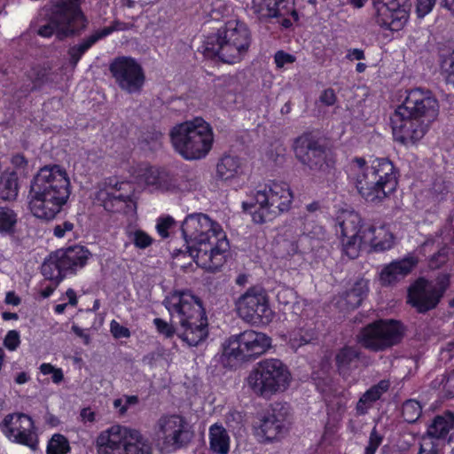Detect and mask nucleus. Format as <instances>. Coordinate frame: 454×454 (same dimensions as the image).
<instances>
[{
	"mask_svg": "<svg viewBox=\"0 0 454 454\" xmlns=\"http://www.w3.org/2000/svg\"><path fill=\"white\" fill-rule=\"evenodd\" d=\"M366 294L363 287L356 285L352 289L346 292L337 301L340 310L349 311L357 309L364 301Z\"/></svg>",
	"mask_w": 454,
	"mask_h": 454,
	"instance_id": "obj_34",
	"label": "nucleus"
},
{
	"mask_svg": "<svg viewBox=\"0 0 454 454\" xmlns=\"http://www.w3.org/2000/svg\"><path fill=\"white\" fill-rule=\"evenodd\" d=\"M340 218L342 252L349 259H356L359 255L362 245L364 244V241L361 240L364 232L362 218L355 212L345 213Z\"/></svg>",
	"mask_w": 454,
	"mask_h": 454,
	"instance_id": "obj_16",
	"label": "nucleus"
},
{
	"mask_svg": "<svg viewBox=\"0 0 454 454\" xmlns=\"http://www.w3.org/2000/svg\"><path fill=\"white\" fill-rule=\"evenodd\" d=\"M120 188H102L96 193V200L104 207V208L112 213L123 212L129 214L136 210V203L129 195H122L119 192Z\"/></svg>",
	"mask_w": 454,
	"mask_h": 454,
	"instance_id": "obj_25",
	"label": "nucleus"
},
{
	"mask_svg": "<svg viewBox=\"0 0 454 454\" xmlns=\"http://www.w3.org/2000/svg\"><path fill=\"white\" fill-rule=\"evenodd\" d=\"M449 286L447 274L440 275L435 283L419 278L409 287L407 301L419 312H427L436 308Z\"/></svg>",
	"mask_w": 454,
	"mask_h": 454,
	"instance_id": "obj_12",
	"label": "nucleus"
},
{
	"mask_svg": "<svg viewBox=\"0 0 454 454\" xmlns=\"http://www.w3.org/2000/svg\"><path fill=\"white\" fill-rule=\"evenodd\" d=\"M448 260V249L442 247L436 254L432 256L431 264L434 267H440Z\"/></svg>",
	"mask_w": 454,
	"mask_h": 454,
	"instance_id": "obj_55",
	"label": "nucleus"
},
{
	"mask_svg": "<svg viewBox=\"0 0 454 454\" xmlns=\"http://www.w3.org/2000/svg\"><path fill=\"white\" fill-rule=\"evenodd\" d=\"M136 179L154 190L169 191L175 187V180L170 173L156 167H140L137 171Z\"/></svg>",
	"mask_w": 454,
	"mask_h": 454,
	"instance_id": "obj_26",
	"label": "nucleus"
},
{
	"mask_svg": "<svg viewBox=\"0 0 454 454\" xmlns=\"http://www.w3.org/2000/svg\"><path fill=\"white\" fill-rule=\"evenodd\" d=\"M347 58L349 59L361 60L364 59V52L363 50L360 49L349 50Z\"/></svg>",
	"mask_w": 454,
	"mask_h": 454,
	"instance_id": "obj_64",
	"label": "nucleus"
},
{
	"mask_svg": "<svg viewBox=\"0 0 454 454\" xmlns=\"http://www.w3.org/2000/svg\"><path fill=\"white\" fill-rule=\"evenodd\" d=\"M242 319L254 326H266L273 319V314H243Z\"/></svg>",
	"mask_w": 454,
	"mask_h": 454,
	"instance_id": "obj_44",
	"label": "nucleus"
},
{
	"mask_svg": "<svg viewBox=\"0 0 454 454\" xmlns=\"http://www.w3.org/2000/svg\"><path fill=\"white\" fill-rule=\"evenodd\" d=\"M66 295H67V297L68 299V301L58 304L56 306V308H55V312H63L67 304H70V305H76L77 304L78 298L76 296L75 292L73 289L69 288L66 292Z\"/></svg>",
	"mask_w": 454,
	"mask_h": 454,
	"instance_id": "obj_56",
	"label": "nucleus"
},
{
	"mask_svg": "<svg viewBox=\"0 0 454 454\" xmlns=\"http://www.w3.org/2000/svg\"><path fill=\"white\" fill-rule=\"evenodd\" d=\"M183 332L179 337L191 347H196L208 336V319L205 314H193L180 319Z\"/></svg>",
	"mask_w": 454,
	"mask_h": 454,
	"instance_id": "obj_24",
	"label": "nucleus"
},
{
	"mask_svg": "<svg viewBox=\"0 0 454 454\" xmlns=\"http://www.w3.org/2000/svg\"><path fill=\"white\" fill-rule=\"evenodd\" d=\"M291 380V373L281 360L266 358L258 362L251 370L247 383L255 395L269 399L286 391Z\"/></svg>",
	"mask_w": 454,
	"mask_h": 454,
	"instance_id": "obj_10",
	"label": "nucleus"
},
{
	"mask_svg": "<svg viewBox=\"0 0 454 454\" xmlns=\"http://www.w3.org/2000/svg\"><path fill=\"white\" fill-rule=\"evenodd\" d=\"M283 257H291L299 253V246L296 240L284 239L280 244Z\"/></svg>",
	"mask_w": 454,
	"mask_h": 454,
	"instance_id": "obj_48",
	"label": "nucleus"
},
{
	"mask_svg": "<svg viewBox=\"0 0 454 454\" xmlns=\"http://www.w3.org/2000/svg\"><path fill=\"white\" fill-rule=\"evenodd\" d=\"M417 264V260L412 257H405L393 261L386 265L380 271V281L382 286H391L407 276Z\"/></svg>",
	"mask_w": 454,
	"mask_h": 454,
	"instance_id": "obj_28",
	"label": "nucleus"
},
{
	"mask_svg": "<svg viewBox=\"0 0 454 454\" xmlns=\"http://www.w3.org/2000/svg\"><path fill=\"white\" fill-rule=\"evenodd\" d=\"M384 436L374 427L369 436L368 444L365 447L364 454H375L378 448L381 445Z\"/></svg>",
	"mask_w": 454,
	"mask_h": 454,
	"instance_id": "obj_45",
	"label": "nucleus"
},
{
	"mask_svg": "<svg viewBox=\"0 0 454 454\" xmlns=\"http://www.w3.org/2000/svg\"><path fill=\"white\" fill-rule=\"evenodd\" d=\"M18 176L16 173H5L0 179V198L4 200H13L18 195Z\"/></svg>",
	"mask_w": 454,
	"mask_h": 454,
	"instance_id": "obj_37",
	"label": "nucleus"
},
{
	"mask_svg": "<svg viewBox=\"0 0 454 454\" xmlns=\"http://www.w3.org/2000/svg\"><path fill=\"white\" fill-rule=\"evenodd\" d=\"M376 23L382 28L399 31L406 24L409 18L408 6L401 0H392L385 3L382 0H373Z\"/></svg>",
	"mask_w": 454,
	"mask_h": 454,
	"instance_id": "obj_18",
	"label": "nucleus"
},
{
	"mask_svg": "<svg viewBox=\"0 0 454 454\" xmlns=\"http://www.w3.org/2000/svg\"><path fill=\"white\" fill-rule=\"evenodd\" d=\"M238 312H266L269 299L261 286H252L236 302Z\"/></svg>",
	"mask_w": 454,
	"mask_h": 454,
	"instance_id": "obj_27",
	"label": "nucleus"
},
{
	"mask_svg": "<svg viewBox=\"0 0 454 454\" xmlns=\"http://www.w3.org/2000/svg\"><path fill=\"white\" fill-rule=\"evenodd\" d=\"M296 58L284 51H278L275 53L274 60L278 67L281 68L286 64H292L295 61Z\"/></svg>",
	"mask_w": 454,
	"mask_h": 454,
	"instance_id": "obj_51",
	"label": "nucleus"
},
{
	"mask_svg": "<svg viewBox=\"0 0 454 454\" xmlns=\"http://www.w3.org/2000/svg\"><path fill=\"white\" fill-rule=\"evenodd\" d=\"M453 416L446 413L445 416H437L427 428L430 438L440 439L445 437L453 427Z\"/></svg>",
	"mask_w": 454,
	"mask_h": 454,
	"instance_id": "obj_36",
	"label": "nucleus"
},
{
	"mask_svg": "<svg viewBox=\"0 0 454 454\" xmlns=\"http://www.w3.org/2000/svg\"><path fill=\"white\" fill-rule=\"evenodd\" d=\"M349 179L358 193L366 201L374 204L381 203L397 186L395 167L386 158L374 159L370 165L364 158H354Z\"/></svg>",
	"mask_w": 454,
	"mask_h": 454,
	"instance_id": "obj_4",
	"label": "nucleus"
},
{
	"mask_svg": "<svg viewBox=\"0 0 454 454\" xmlns=\"http://www.w3.org/2000/svg\"><path fill=\"white\" fill-rule=\"evenodd\" d=\"M389 386V381L383 380L371 387L359 398L356 406V414L359 416L365 415L373 403L388 390Z\"/></svg>",
	"mask_w": 454,
	"mask_h": 454,
	"instance_id": "obj_31",
	"label": "nucleus"
},
{
	"mask_svg": "<svg viewBox=\"0 0 454 454\" xmlns=\"http://www.w3.org/2000/svg\"><path fill=\"white\" fill-rule=\"evenodd\" d=\"M154 325H155L158 332L167 338L172 337L175 333V329L172 326V325L168 324V322H166L160 318H155Z\"/></svg>",
	"mask_w": 454,
	"mask_h": 454,
	"instance_id": "obj_50",
	"label": "nucleus"
},
{
	"mask_svg": "<svg viewBox=\"0 0 454 454\" xmlns=\"http://www.w3.org/2000/svg\"><path fill=\"white\" fill-rule=\"evenodd\" d=\"M156 434L165 446L176 450L186 446L194 436L190 424L179 415L160 417L156 424Z\"/></svg>",
	"mask_w": 454,
	"mask_h": 454,
	"instance_id": "obj_13",
	"label": "nucleus"
},
{
	"mask_svg": "<svg viewBox=\"0 0 454 454\" xmlns=\"http://www.w3.org/2000/svg\"><path fill=\"white\" fill-rule=\"evenodd\" d=\"M289 407L275 403L261 420L260 429L266 441L271 442L284 436L288 430Z\"/></svg>",
	"mask_w": 454,
	"mask_h": 454,
	"instance_id": "obj_22",
	"label": "nucleus"
},
{
	"mask_svg": "<svg viewBox=\"0 0 454 454\" xmlns=\"http://www.w3.org/2000/svg\"><path fill=\"white\" fill-rule=\"evenodd\" d=\"M81 1L52 0L41 11L40 15L46 23L39 27L37 34L43 37L56 35L60 41L80 35L89 24L80 7Z\"/></svg>",
	"mask_w": 454,
	"mask_h": 454,
	"instance_id": "obj_5",
	"label": "nucleus"
},
{
	"mask_svg": "<svg viewBox=\"0 0 454 454\" xmlns=\"http://www.w3.org/2000/svg\"><path fill=\"white\" fill-rule=\"evenodd\" d=\"M49 74V69L45 67L36 66L31 68L27 74V77L33 85L29 90H26V91L31 92L39 90L48 82Z\"/></svg>",
	"mask_w": 454,
	"mask_h": 454,
	"instance_id": "obj_40",
	"label": "nucleus"
},
{
	"mask_svg": "<svg viewBox=\"0 0 454 454\" xmlns=\"http://www.w3.org/2000/svg\"><path fill=\"white\" fill-rule=\"evenodd\" d=\"M122 454H152V445L138 430L130 428Z\"/></svg>",
	"mask_w": 454,
	"mask_h": 454,
	"instance_id": "obj_32",
	"label": "nucleus"
},
{
	"mask_svg": "<svg viewBox=\"0 0 454 454\" xmlns=\"http://www.w3.org/2000/svg\"><path fill=\"white\" fill-rule=\"evenodd\" d=\"M181 229L189 253L200 267L215 271L223 265L230 246L218 223L207 215L192 214Z\"/></svg>",
	"mask_w": 454,
	"mask_h": 454,
	"instance_id": "obj_1",
	"label": "nucleus"
},
{
	"mask_svg": "<svg viewBox=\"0 0 454 454\" xmlns=\"http://www.w3.org/2000/svg\"><path fill=\"white\" fill-rule=\"evenodd\" d=\"M364 245H370L373 251L383 252L394 245V236L385 227L375 228L371 224H364L362 239Z\"/></svg>",
	"mask_w": 454,
	"mask_h": 454,
	"instance_id": "obj_29",
	"label": "nucleus"
},
{
	"mask_svg": "<svg viewBox=\"0 0 454 454\" xmlns=\"http://www.w3.org/2000/svg\"><path fill=\"white\" fill-rule=\"evenodd\" d=\"M319 100L322 104L330 106L335 104L337 97L334 90L331 88H328L321 93Z\"/></svg>",
	"mask_w": 454,
	"mask_h": 454,
	"instance_id": "obj_54",
	"label": "nucleus"
},
{
	"mask_svg": "<svg viewBox=\"0 0 454 454\" xmlns=\"http://www.w3.org/2000/svg\"><path fill=\"white\" fill-rule=\"evenodd\" d=\"M134 27L133 24L114 20L110 26L93 31L84 37L78 43L69 47L67 51L68 62L73 68H75L83 54L87 52L99 40L106 37L114 31L129 30Z\"/></svg>",
	"mask_w": 454,
	"mask_h": 454,
	"instance_id": "obj_21",
	"label": "nucleus"
},
{
	"mask_svg": "<svg viewBox=\"0 0 454 454\" xmlns=\"http://www.w3.org/2000/svg\"><path fill=\"white\" fill-rule=\"evenodd\" d=\"M271 338L263 333L246 330L230 336L222 345L219 362L224 368L257 359L271 348Z\"/></svg>",
	"mask_w": 454,
	"mask_h": 454,
	"instance_id": "obj_9",
	"label": "nucleus"
},
{
	"mask_svg": "<svg viewBox=\"0 0 454 454\" xmlns=\"http://www.w3.org/2000/svg\"><path fill=\"white\" fill-rule=\"evenodd\" d=\"M3 432L12 442L35 450L37 445V434L34 421L24 413L7 415L3 421Z\"/></svg>",
	"mask_w": 454,
	"mask_h": 454,
	"instance_id": "obj_17",
	"label": "nucleus"
},
{
	"mask_svg": "<svg viewBox=\"0 0 454 454\" xmlns=\"http://www.w3.org/2000/svg\"><path fill=\"white\" fill-rule=\"evenodd\" d=\"M295 155L310 170L325 171L329 168L325 146L311 135H303L296 140Z\"/></svg>",
	"mask_w": 454,
	"mask_h": 454,
	"instance_id": "obj_15",
	"label": "nucleus"
},
{
	"mask_svg": "<svg viewBox=\"0 0 454 454\" xmlns=\"http://www.w3.org/2000/svg\"><path fill=\"white\" fill-rule=\"evenodd\" d=\"M210 449L217 454H227L230 450V436L222 424L215 423L209 427Z\"/></svg>",
	"mask_w": 454,
	"mask_h": 454,
	"instance_id": "obj_33",
	"label": "nucleus"
},
{
	"mask_svg": "<svg viewBox=\"0 0 454 454\" xmlns=\"http://www.w3.org/2000/svg\"><path fill=\"white\" fill-rule=\"evenodd\" d=\"M443 389L445 390L447 396H454V371L446 377L443 384Z\"/></svg>",
	"mask_w": 454,
	"mask_h": 454,
	"instance_id": "obj_60",
	"label": "nucleus"
},
{
	"mask_svg": "<svg viewBox=\"0 0 454 454\" xmlns=\"http://www.w3.org/2000/svg\"><path fill=\"white\" fill-rule=\"evenodd\" d=\"M173 223H174V220L171 217H167V218L161 219L157 223V231H158L159 234L162 238H167L168 236V230L172 226Z\"/></svg>",
	"mask_w": 454,
	"mask_h": 454,
	"instance_id": "obj_58",
	"label": "nucleus"
},
{
	"mask_svg": "<svg viewBox=\"0 0 454 454\" xmlns=\"http://www.w3.org/2000/svg\"><path fill=\"white\" fill-rule=\"evenodd\" d=\"M293 200V193L285 183H272L255 194L256 203L269 214L276 215L287 211Z\"/></svg>",
	"mask_w": 454,
	"mask_h": 454,
	"instance_id": "obj_19",
	"label": "nucleus"
},
{
	"mask_svg": "<svg viewBox=\"0 0 454 454\" xmlns=\"http://www.w3.org/2000/svg\"><path fill=\"white\" fill-rule=\"evenodd\" d=\"M74 229V223L66 221L61 224H58L54 227L53 233L58 238H62L65 236L67 231H71Z\"/></svg>",
	"mask_w": 454,
	"mask_h": 454,
	"instance_id": "obj_59",
	"label": "nucleus"
},
{
	"mask_svg": "<svg viewBox=\"0 0 454 454\" xmlns=\"http://www.w3.org/2000/svg\"><path fill=\"white\" fill-rule=\"evenodd\" d=\"M111 333L116 339L128 338L130 336L129 330L114 320L111 322Z\"/></svg>",
	"mask_w": 454,
	"mask_h": 454,
	"instance_id": "obj_52",
	"label": "nucleus"
},
{
	"mask_svg": "<svg viewBox=\"0 0 454 454\" xmlns=\"http://www.w3.org/2000/svg\"><path fill=\"white\" fill-rule=\"evenodd\" d=\"M270 215L271 214H269L267 210H263L260 207L259 211L253 212L252 217L255 223H263Z\"/></svg>",
	"mask_w": 454,
	"mask_h": 454,
	"instance_id": "obj_61",
	"label": "nucleus"
},
{
	"mask_svg": "<svg viewBox=\"0 0 454 454\" xmlns=\"http://www.w3.org/2000/svg\"><path fill=\"white\" fill-rule=\"evenodd\" d=\"M90 252L82 246H73L51 252L41 266V273L51 284L40 291L41 296L49 297L59 284L69 274L82 269L90 257Z\"/></svg>",
	"mask_w": 454,
	"mask_h": 454,
	"instance_id": "obj_7",
	"label": "nucleus"
},
{
	"mask_svg": "<svg viewBox=\"0 0 454 454\" xmlns=\"http://www.w3.org/2000/svg\"><path fill=\"white\" fill-rule=\"evenodd\" d=\"M70 194L67 171L59 165L44 166L31 181L29 208L35 217L51 220L61 211Z\"/></svg>",
	"mask_w": 454,
	"mask_h": 454,
	"instance_id": "obj_3",
	"label": "nucleus"
},
{
	"mask_svg": "<svg viewBox=\"0 0 454 454\" xmlns=\"http://www.w3.org/2000/svg\"><path fill=\"white\" fill-rule=\"evenodd\" d=\"M165 307L175 312H205L200 299L190 293H175L165 300Z\"/></svg>",
	"mask_w": 454,
	"mask_h": 454,
	"instance_id": "obj_30",
	"label": "nucleus"
},
{
	"mask_svg": "<svg viewBox=\"0 0 454 454\" xmlns=\"http://www.w3.org/2000/svg\"><path fill=\"white\" fill-rule=\"evenodd\" d=\"M252 43V34L247 25L238 20L227 21L205 42L207 57H217L226 64L239 63L247 54Z\"/></svg>",
	"mask_w": 454,
	"mask_h": 454,
	"instance_id": "obj_6",
	"label": "nucleus"
},
{
	"mask_svg": "<svg viewBox=\"0 0 454 454\" xmlns=\"http://www.w3.org/2000/svg\"><path fill=\"white\" fill-rule=\"evenodd\" d=\"M70 450L67 439L59 434H55L47 446V454H67Z\"/></svg>",
	"mask_w": 454,
	"mask_h": 454,
	"instance_id": "obj_41",
	"label": "nucleus"
},
{
	"mask_svg": "<svg viewBox=\"0 0 454 454\" xmlns=\"http://www.w3.org/2000/svg\"><path fill=\"white\" fill-rule=\"evenodd\" d=\"M218 176L222 179H231L241 174V161L238 156L224 155L216 166Z\"/></svg>",
	"mask_w": 454,
	"mask_h": 454,
	"instance_id": "obj_35",
	"label": "nucleus"
},
{
	"mask_svg": "<svg viewBox=\"0 0 454 454\" xmlns=\"http://www.w3.org/2000/svg\"><path fill=\"white\" fill-rule=\"evenodd\" d=\"M443 67L447 73L445 81L454 88V51L443 60Z\"/></svg>",
	"mask_w": 454,
	"mask_h": 454,
	"instance_id": "obj_47",
	"label": "nucleus"
},
{
	"mask_svg": "<svg viewBox=\"0 0 454 454\" xmlns=\"http://www.w3.org/2000/svg\"><path fill=\"white\" fill-rule=\"evenodd\" d=\"M359 353L353 347H344L339 350L335 356L338 370L342 372L346 371L350 364L358 358Z\"/></svg>",
	"mask_w": 454,
	"mask_h": 454,
	"instance_id": "obj_39",
	"label": "nucleus"
},
{
	"mask_svg": "<svg viewBox=\"0 0 454 454\" xmlns=\"http://www.w3.org/2000/svg\"><path fill=\"white\" fill-rule=\"evenodd\" d=\"M80 416L83 422H94L96 419V413L90 408H84L81 411Z\"/></svg>",
	"mask_w": 454,
	"mask_h": 454,
	"instance_id": "obj_62",
	"label": "nucleus"
},
{
	"mask_svg": "<svg viewBox=\"0 0 454 454\" xmlns=\"http://www.w3.org/2000/svg\"><path fill=\"white\" fill-rule=\"evenodd\" d=\"M12 163L19 168H22L27 165V160L21 154H16L12 158Z\"/></svg>",
	"mask_w": 454,
	"mask_h": 454,
	"instance_id": "obj_63",
	"label": "nucleus"
},
{
	"mask_svg": "<svg viewBox=\"0 0 454 454\" xmlns=\"http://www.w3.org/2000/svg\"><path fill=\"white\" fill-rule=\"evenodd\" d=\"M129 240L139 249H145L153 243V239L141 230L127 231Z\"/></svg>",
	"mask_w": 454,
	"mask_h": 454,
	"instance_id": "obj_43",
	"label": "nucleus"
},
{
	"mask_svg": "<svg viewBox=\"0 0 454 454\" xmlns=\"http://www.w3.org/2000/svg\"><path fill=\"white\" fill-rule=\"evenodd\" d=\"M81 301H90L92 302L90 307H85V308H80L78 309V312H92L96 311L99 309V301L98 299H95L93 296L90 295H82L79 297Z\"/></svg>",
	"mask_w": 454,
	"mask_h": 454,
	"instance_id": "obj_57",
	"label": "nucleus"
},
{
	"mask_svg": "<svg viewBox=\"0 0 454 454\" xmlns=\"http://www.w3.org/2000/svg\"><path fill=\"white\" fill-rule=\"evenodd\" d=\"M254 13L260 19H279L278 22L286 28L292 26L293 20H298V13L294 8V0H253Z\"/></svg>",
	"mask_w": 454,
	"mask_h": 454,
	"instance_id": "obj_20",
	"label": "nucleus"
},
{
	"mask_svg": "<svg viewBox=\"0 0 454 454\" xmlns=\"http://www.w3.org/2000/svg\"><path fill=\"white\" fill-rule=\"evenodd\" d=\"M434 4L435 0H417L416 12L418 17L423 18L428 14L432 11Z\"/></svg>",
	"mask_w": 454,
	"mask_h": 454,
	"instance_id": "obj_49",
	"label": "nucleus"
},
{
	"mask_svg": "<svg viewBox=\"0 0 454 454\" xmlns=\"http://www.w3.org/2000/svg\"><path fill=\"white\" fill-rule=\"evenodd\" d=\"M405 333L406 326L401 321L379 319L360 330L357 341L370 351L380 352L399 345Z\"/></svg>",
	"mask_w": 454,
	"mask_h": 454,
	"instance_id": "obj_11",
	"label": "nucleus"
},
{
	"mask_svg": "<svg viewBox=\"0 0 454 454\" xmlns=\"http://www.w3.org/2000/svg\"><path fill=\"white\" fill-rule=\"evenodd\" d=\"M421 413L422 408L419 403L415 400H408L402 406L403 418L408 423L415 422Z\"/></svg>",
	"mask_w": 454,
	"mask_h": 454,
	"instance_id": "obj_42",
	"label": "nucleus"
},
{
	"mask_svg": "<svg viewBox=\"0 0 454 454\" xmlns=\"http://www.w3.org/2000/svg\"><path fill=\"white\" fill-rule=\"evenodd\" d=\"M109 70L118 86L132 94L140 92L145 82V75L140 64L129 57L116 58Z\"/></svg>",
	"mask_w": 454,
	"mask_h": 454,
	"instance_id": "obj_14",
	"label": "nucleus"
},
{
	"mask_svg": "<svg viewBox=\"0 0 454 454\" xmlns=\"http://www.w3.org/2000/svg\"><path fill=\"white\" fill-rule=\"evenodd\" d=\"M419 454H439L437 444L429 439H424L420 444Z\"/></svg>",
	"mask_w": 454,
	"mask_h": 454,
	"instance_id": "obj_53",
	"label": "nucleus"
},
{
	"mask_svg": "<svg viewBox=\"0 0 454 454\" xmlns=\"http://www.w3.org/2000/svg\"><path fill=\"white\" fill-rule=\"evenodd\" d=\"M20 344V339L19 332L16 330L9 331L4 340V347L10 351H14L19 348Z\"/></svg>",
	"mask_w": 454,
	"mask_h": 454,
	"instance_id": "obj_46",
	"label": "nucleus"
},
{
	"mask_svg": "<svg viewBox=\"0 0 454 454\" xmlns=\"http://www.w3.org/2000/svg\"><path fill=\"white\" fill-rule=\"evenodd\" d=\"M17 221V214L14 210L7 207H0V233L13 235Z\"/></svg>",
	"mask_w": 454,
	"mask_h": 454,
	"instance_id": "obj_38",
	"label": "nucleus"
},
{
	"mask_svg": "<svg viewBox=\"0 0 454 454\" xmlns=\"http://www.w3.org/2000/svg\"><path fill=\"white\" fill-rule=\"evenodd\" d=\"M130 427L114 425L103 430L97 437L98 454H122Z\"/></svg>",
	"mask_w": 454,
	"mask_h": 454,
	"instance_id": "obj_23",
	"label": "nucleus"
},
{
	"mask_svg": "<svg viewBox=\"0 0 454 454\" xmlns=\"http://www.w3.org/2000/svg\"><path fill=\"white\" fill-rule=\"evenodd\" d=\"M439 114V102L432 91L416 88L409 90L391 117L393 136L403 145L420 140Z\"/></svg>",
	"mask_w": 454,
	"mask_h": 454,
	"instance_id": "obj_2",
	"label": "nucleus"
},
{
	"mask_svg": "<svg viewBox=\"0 0 454 454\" xmlns=\"http://www.w3.org/2000/svg\"><path fill=\"white\" fill-rule=\"evenodd\" d=\"M170 137L176 151L186 160L204 158L211 150L214 141L212 128L202 118L176 125Z\"/></svg>",
	"mask_w": 454,
	"mask_h": 454,
	"instance_id": "obj_8",
	"label": "nucleus"
}]
</instances>
